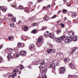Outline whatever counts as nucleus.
Returning a JSON list of instances; mask_svg holds the SVG:
<instances>
[{
	"instance_id": "nucleus-16",
	"label": "nucleus",
	"mask_w": 78,
	"mask_h": 78,
	"mask_svg": "<svg viewBox=\"0 0 78 78\" xmlns=\"http://www.w3.org/2000/svg\"><path fill=\"white\" fill-rule=\"evenodd\" d=\"M47 28V27H42L41 29V30L43 31L45 30H46Z\"/></svg>"
},
{
	"instance_id": "nucleus-3",
	"label": "nucleus",
	"mask_w": 78,
	"mask_h": 78,
	"mask_svg": "<svg viewBox=\"0 0 78 78\" xmlns=\"http://www.w3.org/2000/svg\"><path fill=\"white\" fill-rule=\"evenodd\" d=\"M66 72V68L64 67H62L60 68L59 71V73L62 74Z\"/></svg>"
},
{
	"instance_id": "nucleus-12",
	"label": "nucleus",
	"mask_w": 78,
	"mask_h": 78,
	"mask_svg": "<svg viewBox=\"0 0 78 78\" xmlns=\"http://www.w3.org/2000/svg\"><path fill=\"white\" fill-rule=\"evenodd\" d=\"M56 41H57V42H61L62 41V40H61V38L60 37H58L56 39Z\"/></svg>"
},
{
	"instance_id": "nucleus-26",
	"label": "nucleus",
	"mask_w": 78,
	"mask_h": 78,
	"mask_svg": "<svg viewBox=\"0 0 78 78\" xmlns=\"http://www.w3.org/2000/svg\"><path fill=\"white\" fill-rule=\"evenodd\" d=\"M75 50H76V49H73L72 51H71L70 54H71V55H72V54L73 53Z\"/></svg>"
},
{
	"instance_id": "nucleus-24",
	"label": "nucleus",
	"mask_w": 78,
	"mask_h": 78,
	"mask_svg": "<svg viewBox=\"0 0 78 78\" xmlns=\"http://www.w3.org/2000/svg\"><path fill=\"white\" fill-rule=\"evenodd\" d=\"M39 64V61H38V60L35 61L34 62V65H37V64Z\"/></svg>"
},
{
	"instance_id": "nucleus-14",
	"label": "nucleus",
	"mask_w": 78,
	"mask_h": 78,
	"mask_svg": "<svg viewBox=\"0 0 78 78\" xmlns=\"http://www.w3.org/2000/svg\"><path fill=\"white\" fill-rule=\"evenodd\" d=\"M8 59H12V55H11V54L10 53L8 55L7 57Z\"/></svg>"
},
{
	"instance_id": "nucleus-52",
	"label": "nucleus",
	"mask_w": 78,
	"mask_h": 78,
	"mask_svg": "<svg viewBox=\"0 0 78 78\" xmlns=\"http://www.w3.org/2000/svg\"><path fill=\"white\" fill-rule=\"evenodd\" d=\"M64 62H66V63H67V58H65V59L64 60Z\"/></svg>"
},
{
	"instance_id": "nucleus-39",
	"label": "nucleus",
	"mask_w": 78,
	"mask_h": 78,
	"mask_svg": "<svg viewBox=\"0 0 78 78\" xmlns=\"http://www.w3.org/2000/svg\"><path fill=\"white\" fill-rule=\"evenodd\" d=\"M61 26L62 28H64V23H62L61 24Z\"/></svg>"
},
{
	"instance_id": "nucleus-53",
	"label": "nucleus",
	"mask_w": 78,
	"mask_h": 78,
	"mask_svg": "<svg viewBox=\"0 0 78 78\" xmlns=\"http://www.w3.org/2000/svg\"><path fill=\"white\" fill-rule=\"evenodd\" d=\"M45 34H50L48 33V31H47L46 33H45Z\"/></svg>"
},
{
	"instance_id": "nucleus-56",
	"label": "nucleus",
	"mask_w": 78,
	"mask_h": 78,
	"mask_svg": "<svg viewBox=\"0 0 78 78\" xmlns=\"http://www.w3.org/2000/svg\"><path fill=\"white\" fill-rule=\"evenodd\" d=\"M3 48V46L0 45V49H1V48Z\"/></svg>"
},
{
	"instance_id": "nucleus-37",
	"label": "nucleus",
	"mask_w": 78,
	"mask_h": 78,
	"mask_svg": "<svg viewBox=\"0 0 78 78\" xmlns=\"http://www.w3.org/2000/svg\"><path fill=\"white\" fill-rule=\"evenodd\" d=\"M67 24L68 25H70L71 24V21H67Z\"/></svg>"
},
{
	"instance_id": "nucleus-45",
	"label": "nucleus",
	"mask_w": 78,
	"mask_h": 78,
	"mask_svg": "<svg viewBox=\"0 0 78 78\" xmlns=\"http://www.w3.org/2000/svg\"><path fill=\"white\" fill-rule=\"evenodd\" d=\"M20 66L21 69H23V68H24V66H23L22 65H21Z\"/></svg>"
},
{
	"instance_id": "nucleus-35",
	"label": "nucleus",
	"mask_w": 78,
	"mask_h": 78,
	"mask_svg": "<svg viewBox=\"0 0 78 78\" xmlns=\"http://www.w3.org/2000/svg\"><path fill=\"white\" fill-rule=\"evenodd\" d=\"M20 56V55L19 54H15L14 55V56H15V57H16V58H18V57H19V56Z\"/></svg>"
},
{
	"instance_id": "nucleus-8",
	"label": "nucleus",
	"mask_w": 78,
	"mask_h": 78,
	"mask_svg": "<svg viewBox=\"0 0 78 78\" xmlns=\"http://www.w3.org/2000/svg\"><path fill=\"white\" fill-rule=\"evenodd\" d=\"M46 52L48 54L51 53H53V49H49V50H46Z\"/></svg>"
},
{
	"instance_id": "nucleus-40",
	"label": "nucleus",
	"mask_w": 78,
	"mask_h": 78,
	"mask_svg": "<svg viewBox=\"0 0 78 78\" xmlns=\"http://www.w3.org/2000/svg\"><path fill=\"white\" fill-rule=\"evenodd\" d=\"M12 7H13V8H15V9H18V8L17 7L16 5H14L13 6H12Z\"/></svg>"
},
{
	"instance_id": "nucleus-9",
	"label": "nucleus",
	"mask_w": 78,
	"mask_h": 78,
	"mask_svg": "<svg viewBox=\"0 0 78 78\" xmlns=\"http://www.w3.org/2000/svg\"><path fill=\"white\" fill-rule=\"evenodd\" d=\"M44 34L45 35H48V37L50 38H53L54 37V35L52 34Z\"/></svg>"
},
{
	"instance_id": "nucleus-22",
	"label": "nucleus",
	"mask_w": 78,
	"mask_h": 78,
	"mask_svg": "<svg viewBox=\"0 0 78 78\" xmlns=\"http://www.w3.org/2000/svg\"><path fill=\"white\" fill-rule=\"evenodd\" d=\"M18 9H20L22 10L23 9V6L21 5H20L18 7Z\"/></svg>"
},
{
	"instance_id": "nucleus-58",
	"label": "nucleus",
	"mask_w": 78,
	"mask_h": 78,
	"mask_svg": "<svg viewBox=\"0 0 78 78\" xmlns=\"http://www.w3.org/2000/svg\"><path fill=\"white\" fill-rule=\"evenodd\" d=\"M57 55H61V54H60V52H57Z\"/></svg>"
},
{
	"instance_id": "nucleus-32",
	"label": "nucleus",
	"mask_w": 78,
	"mask_h": 78,
	"mask_svg": "<svg viewBox=\"0 0 78 78\" xmlns=\"http://www.w3.org/2000/svg\"><path fill=\"white\" fill-rule=\"evenodd\" d=\"M76 16V14H73L72 15V17L73 18H75Z\"/></svg>"
},
{
	"instance_id": "nucleus-63",
	"label": "nucleus",
	"mask_w": 78,
	"mask_h": 78,
	"mask_svg": "<svg viewBox=\"0 0 78 78\" xmlns=\"http://www.w3.org/2000/svg\"><path fill=\"white\" fill-rule=\"evenodd\" d=\"M21 39L22 40H23V37H21Z\"/></svg>"
},
{
	"instance_id": "nucleus-36",
	"label": "nucleus",
	"mask_w": 78,
	"mask_h": 78,
	"mask_svg": "<svg viewBox=\"0 0 78 78\" xmlns=\"http://www.w3.org/2000/svg\"><path fill=\"white\" fill-rule=\"evenodd\" d=\"M1 10L2 11H3V12H5L6 11V9H4L3 8H2Z\"/></svg>"
},
{
	"instance_id": "nucleus-28",
	"label": "nucleus",
	"mask_w": 78,
	"mask_h": 78,
	"mask_svg": "<svg viewBox=\"0 0 78 78\" xmlns=\"http://www.w3.org/2000/svg\"><path fill=\"white\" fill-rule=\"evenodd\" d=\"M3 62V58L0 56V63H2Z\"/></svg>"
},
{
	"instance_id": "nucleus-33",
	"label": "nucleus",
	"mask_w": 78,
	"mask_h": 78,
	"mask_svg": "<svg viewBox=\"0 0 78 78\" xmlns=\"http://www.w3.org/2000/svg\"><path fill=\"white\" fill-rule=\"evenodd\" d=\"M61 30H58L56 31L57 33L58 34L59 33H61Z\"/></svg>"
},
{
	"instance_id": "nucleus-42",
	"label": "nucleus",
	"mask_w": 78,
	"mask_h": 78,
	"mask_svg": "<svg viewBox=\"0 0 78 78\" xmlns=\"http://www.w3.org/2000/svg\"><path fill=\"white\" fill-rule=\"evenodd\" d=\"M8 50L9 51H12V48H9L8 49Z\"/></svg>"
},
{
	"instance_id": "nucleus-23",
	"label": "nucleus",
	"mask_w": 78,
	"mask_h": 78,
	"mask_svg": "<svg viewBox=\"0 0 78 78\" xmlns=\"http://www.w3.org/2000/svg\"><path fill=\"white\" fill-rule=\"evenodd\" d=\"M10 27H14V23H10Z\"/></svg>"
},
{
	"instance_id": "nucleus-25",
	"label": "nucleus",
	"mask_w": 78,
	"mask_h": 78,
	"mask_svg": "<svg viewBox=\"0 0 78 78\" xmlns=\"http://www.w3.org/2000/svg\"><path fill=\"white\" fill-rule=\"evenodd\" d=\"M24 11L26 12H28L29 11V9L28 8H26L24 10Z\"/></svg>"
},
{
	"instance_id": "nucleus-7",
	"label": "nucleus",
	"mask_w": 78,
	"mask_h": 78,
	"mask_svg": "<svg viewBox=\"0 0 78 78\" xmlns=\"http://www.w3.org/2000/svg\"><path fill=\"white\" fill-rule=\"evenodd\" d=\"M47 72V69L45 67H43L42 73H46Z\"/></svg>"
},
{
	"instance_id": "nucleus-29",
	"label": "nucleus",
	"mask_w": 78,
	"mask_h": 78,
	"mask_svg": "<svg viewBox=\"0 0 78 78\" xmlns=\"http://www.w3.org/2000/svg\"><path fill=\"white\" fill-rule=\"evenodd\" d=\"M22 43H19L17 44V47L19 48H20V46H21V44Z\"/></svg>"
},
{
	"instance_id": "nucleus-27",
	"label": "nucleus",
	"mask_w": 78,
	"mask_h": 78,
	"mask_svg": "<svg viewBox=\"0 0 78 78\" xmlns=\"http://www.w3.org/2000/svg\"><path fill=\"white\" fill-rule=\"evenodd\" d=\"M19 72V70L18 69H16V70H14L13 71V73H14V72H15V73H16Z\"/></svg>"
},
{
	"instance_id": "nucleus-34",
	"label": "nucleus",
	"mask_w": 78,
	"mask_h": 78,
	"mask_svg": "<svg viewBox=\"0 0 78 78\" xmlns=\"http://www.w3.org/2000/svg\"><path fill=\"white\" fill-rule=\"evenodd\" d=\"M56 15H55L52 17H51V19H55V18H56Z\"/></svg>"
},
{
	"instance_id": "nucleus-1",
	"label": "nucleus",
	"mask_w": 78,
	"mask_h": 78,
	"mask_svg": "<svg viewBox=\"0 0 78 78\" xmlns=\"http://www.w3.org/2000/svg\"><path fill=\"white\" fill-rule=\"evenodd\" d=\"M43 37H42V36H40L38 39L37 42L36 43V45L38 47H40L42 45V44L43 43Z\"/></svg>"
},
{
	"instance_id": "nucleus-41",
	"label": "nucleus",
	"mask_w": 78,
	"mask_h": 78,
	"mask_svg": "<svg viewBox=\"0 0 78 78\" xmlns=\"http://www.w3.org/2000/svg\"><path fill=\"white\" fill-rule=\"evenodd\" d=\"M32 25L33 27H35V26H36L37 25V24L36 23H35L33 24Z\"/></svg>"
},
{
	"instance_id": "nucleus-31",
	"label": "nucleus",
	"mask_w": 78,
	"mask_h": 78,
	"mask_svg": "<svg viewBox=\"0 0 78 78\" xmlns=\"http://www.w3.org/2000/svg\"><path fill=\"white\" fill-rule=\"evenodd\" d=\"M12 21L13 22H16V20L14 18H12Z\"/></svg>"
},
{
	"instance_id": "nucleus-47",
	"label": "nucleus",
	"mask_w": 78,
	"mask_h": 78,
	"mask_svg": "<svg viewBox=\"0 0 78 78\" xmlns=\"http://www.w3.org/2000/svg\"><path fill=\"white\" fill-rule=\"evenodd\" d=\"M42 78H47L46 75H43L42 76Z\"/></svg>"
},
{
	"instance_id": "nucleus-55",
	"label": "nucleus",
	"mask_w": 78,
	"mask_h": 78,
	"mask_svg": "<svg viewBox=\"0 0 78 78\" xmlns=\"http://www.w3.org/2000/svg\"><path fill=\"white\" fill-rule=\"evenodd\" d=\"M70 6H71V4H68V5H67V6H68L69 7Z\"/></svg>"
},
{
	"instance_id": "nucleus-43",
	"label": "nucleus",
	"mask_w": 78,
	"mask_h": 78,
	"mask_svg": "<svg viewBox=\"0 0 78 78\" xmlns=\"http://www.w3.org/2000/svg\"><path fill=\"white\" fill-rule=\"evenodd\" d=\"M3 76H4V77H7V76H8V74H4L3 75Z\"/></svg>"
},
{
	"instance_id": "nucleus-20",
	"label": "nucleus",
	"mask_w": 78,
	"mask_h": 78,
	"mask_svg": "<svg viewBox=\"0 0 78 78\" xmlns=\"http://www.w3.org/2000/svg\"><path fill=\"white\" fill-rule=\"evenodd\" d=\"M60 38L62 40H64V39H66V36L63 35L60 37Z\"/></svg>"
},
{
	"instance_id": "nucleus-49",
	"label": "nucleus",
	"mask_w": 78,
	"mask_h": 78,
	"mask_svg": "<svg viewBox=\"0 0 78 78\" xmlns=\"http://www.w3.org/2000/svg\"><path fill=\"white\" fill-rule=\"evenodd\" d=\"M61 10H60L58 11V14H60V13H61Z\"/></svg>"
},
{
	"instance_id": "nucleus-62",
	"label": "nucleus",
	"mask_w": 78,
	"mask_h": 78,
	"mask_svg": "<svg viewBox=\"0 0 78 78\" xmlns=\"http://www.w3.org/2000/svg\"><path fill=\"white\" fill-rule=\"evenodd\" d=\"M29 2V3H31V4H33V2H31L30 1Z\"/></svg>"
},
{
	"instance_id": "nucleus-51",
	"label": "nucleus",
	"mask_w": 78,
	"mask_h": 78,
	"mask_svg": "<svg viewBox=\"0 0 78 78\" xmlns=\"http://www.w3.org/2000/svg\"><path fill=\"white\" fill-rule=\"evenodd\" d=\"M43 9H47V7L45 6H44L43 7Z\"/></svg>"
},
{
	"instance_id": "nucleus-15",
	"label": "nucleus",
	"mask_w": 78,
	"mask_h": 78,
	"mask_svg": "<svg viewBox=\"0 0 78 78\" xmlns=\"http://www.w3.org/2000/svg\"><path fill=\"white\" fill-rule=\"evenodd\" d=\"M44 20V21H47V20H49V17H48V16H46V17H45Z\"/></svg>"
},
{
	"instance_id": "nucleus-64",
	"label": "nucleus",
	"mask_w": 78,
	"mask_h": 78,
	"mask_svg": "<svg viewBox=\"0 0 78 78\" xmlns=\"http://www.w3.org/2000/svg\"><path fill=\"white\" fill-rule=\"evenodd\" d=\"M8 2H10V1H11V0H8Z\"/></svg>"
},
{
	"instance_id": "nucleus-48",
	"label": "nucleus",
	"mask_w": 78,
	"mask_h": 78,
	"mask_svg": "<svg viewBox=\"0 0 78 78\" xmlns=\"http://www.w3.org/2000/svg\"><path fill=\"white\" fill-rule=\"evenodd\" d=\"M69 78H72V76L71 75H69L68 76Z\"/></svg>"
},
{
	"instance_id": "nucleus-5",
	"label": "nucleus",
	"mask_w": 78,
	"mask_h": 78,
	"mask_svg": "<svg viewBox=\"0 0 78 78\" xmlns=\"http://www.w3.org/2000/svg\"><path fill=\"white\" fill-rule=\"evenodd\" d=\"M29 48L30 50L33 51L34 50V45L33 44H31L30 45Z\"/></svg>"
},
{
	"instance_id": "nucleus-61",
	"label": "nucleus",
	"mask_w": 78,
	"mask_h": 78,
	"mask_svg": "<svg viewBox=\"0 0 78 78\" xmlns=\"http://www.w3.org/2000/svg\"><path fill=\"white\" fill-rule=\"evenodd\" d=\"M57 23H60V21H58L57 22Z\"/></svg>"
},
{
	"instance_id": "nucleus-44",
	"label": "nucleus",
	"mask_w": 78,
	"mask_h": 78,
	"mask_svg": "<svg viewBox=\"0 0 78 78\" xmlns=\"http://www.w3.org/2000/svg\"><path fill=\"white\" fill-rule=\"evenodd\" d=\"M63 12H67V10L66 9H65L63 10Z\"/></svg>"
},
{
	"instance_id": "nucleus-17",
	"label": "nucleus",
	"mask_w": 78,
	"mask_h": 78,
	"mask_svg": "<svg viewBox=\"0 0 78 78\" xmlns=\"http://www.w3.org/2000/svg\"><path fill=\"white\" fill-rule=\"evenodd\" d=\"M8 39L9 40V41H12V40L11 39H14V38L13 37H12V36H10L9 37Z\"/></svg>"
},
{
	"instance_id": "nucleus-13",
	"label": "nucleus",
	"mask_w": 78,
	"mask_h": 78,
	"mask_svg": "<svg viewBox=\"0 0 78 78\" xmlns=\"http://www.w3.org/2000/svg\"><path fill=\"white\" fill-rule=\"evenodd\" d=\"M26 52L25 51H21V55H23V56H26V55H27V54H26Z\"/></svg>"
},
{
	"instance_id": "nucleus-30",
	"label": "nucleus",
	"mask_w": 78,
	"mask_h": 78,
	"mask_svg": "<svg viewBox=\"0 0 78 78\" xmlns=\"http://www.w3.org/2000/svg\"><path fill=\"white\" fill-rule=\"evenodd\" d=\"M25 47V44H24L21 43L20 47L21 48H22L23 47Z\"/></svg>"
},
{
	"instance_id": "nucleus-38",
	"label": "nucleus",
	"mask_w": 78,
	"mask_h": 78,
	"mask_svg": "<svg viewBox=\"0 0 78 78\" xmlns=\"http://www.w3.org/2000/svg\"><path fill=\"white\" fill-rule=\"evenodd\" d=\"M45 62L44 61L42 63H41L40 64V65L41 66H42V65H44V64H45Z\"/></svg>"
},
{
	"instance_id": "nucleus-4",
	"label": "nucleus",
	"mask_w": 78,
	"mask_h": 78,
	"mask_svg": "<svg viewBox=\"0 0 78 78\" xmlns=\"http://www.w3.org/2000/svg\"><path fill=\"white\" fill-rule=\"evenodd\" d=\"M72 41V38L71 37H68L66 38L65 41L66 43H69Z\"/></svg>"
},
{
	"instance_id": "nucleus-46",
	"label": "nucleus",
	"mask_w": 78,
	"mask_h": 78,
	"mask_svg": "<svg viewBox=\"0 0 78 78\" xmlns=\"http://www.w3.org/2000/svg\"><path fill=\"white\" fill-rule=\"evenodd\" d=\"M9 78H14L12 75H10L9 76Z\"/></svg>"
},
{
	"instance_id": "nucleus-57",
	"label": "nucleus",
	"mask_w": 78,
	"mask_h": 78,
	"mask_svg": "<svg viewBox=\"0 0 78 78\" xmlns=\"http://www.w3.org/2000/svg\"><path fill=\"white\" fill-rule=\"evenodd\" d=\"M67 19V17H65V18H64V20H66Z\"/></svg>"
},
{
	"instance_id": "nucleus-19",
	"label": "nucleus",
	"mask_w": 78,
	"mask_h": 78,
	"mask_svg": "<svg viewBox=\"0 0 78 78\" xmlns=\"http://www.w3.org/2000/svg\"><path fill=\"white\" fill-rule=\"evenodd\" d=\"M32 32L33 34H36L37 33V30L36 29L34 30H32Z\"/></svg>"
},
{
	"instance_id": "nucleus-59",
	"label": "nucleus",
	"mask_w": 78,
	"mask_h": 78,
	"mask_svg": "<svg viewBox=\"0 0 78 78\" xmlns=\"http://www.w3.org/2000/svg\"><path fill=\"white\" fill-rule=\"evenodd\" d=\"M51 6V5H48V8H50V6Z\"/></svg>"
},
{
	"instance_id": "nucleus-60",
	"label": "nucleus",
	"mask_w": 78,
	"mask_h": 78,
	"mask_svg": "<svg viewBox=\"0 0 78 78\" xmlns=\"http://www.w3.org/2000/svg\"><path fill=\"white\" fill-rule=\"evenodd\" d=\"M38 2L39 3V2H41V0H38Z\"/></svg>"
},
{
	"instance_id": "nucleus-2",
	"label": "nucleus",
	"mask_w": 78,
	"mask_h": 78,
	"mask_svg": "<svg viewBox=\"0 0 78 78\" xmlns=\"http://www.w3.org/2000/svg\"><path fill=\"white\" fill-rule=\"evenodd\" d=\"M48 65L49 66V68L52 69V72L54 73L55 70V64L53 63H51L50 64H48Z\"/></svg>"
},
{
	"instance_id": "nucleus-6",
	"label": "nucleus",
	"mask_w": 78,
	"mask_h": 78,
	"mask_svg": "<svg viewBox=\"0 0 78 78\" xmlns=\"http://www.w3.org/2000/svg\"><path fill=\"white\" fill-rule=\"evenodd\" d=\"M69 66L70 68L72 69H76L75 68V66H74L73 64L72 63H71L69 64Z\"/></svg>"
},
{
	"instance_id": "nucleus-18",
	"label": "nucleus",
	"mask_w": 78,
	"mask_h": 78,
	"mask_svg": "<svg viewBox=\"0 0 78 78\" xmlns=\"http://www.w3.org/2000/svg\"><path fill=\"white\" fill-rule=\"evenodd\" d=\"M28 30V27L27 26H25L24 27V31H27Z\"/></svg>"
},
{
	"instance_id": "nucleus-50",
	"label": "nucleus",
	"mask_w": 78,
	"mask_h": 78,
	"mask_svg": "<svg viewBox=\"0 0 78 78\" xmlns=\"http://www.w3.org/2000/svg\"><path fill=\"white\" fill-rule=\"evenodd\" d=\"M22 23V21L20 20L17 23V24H19V23Z\"/></svg>"
},
{
	"instance_id": "nucleus-21",
	"label": "nucleus",
	"mask_w": 78,
	"mask_h": 78,
	"mask_svg": "<svg viewBox=\"0 0 78 78\" xmlns=\"http://www.w3.org/2000/svg\"><path fill=\"white\" fill-rule=\"evenodd\" d=\"M13 74L12 75V76H13V77L14 78L15 76H16V75H17V73H16L14 72L12 73Z\"/></svg>"
},
{
	"instance_id": "nucleus-54",
	"label": "nucleus",
	"mask_w": 78,
	"mask_h": 78,
	"mask_svg": "<svg viewBox=\"0 0 78 78\" xmlns=\"http://www.w3.org/2000/svg\"><path fill=\"white\" fill-rule=\"evenodd\" d=\"M28 68H29V69H31L32 68V67H31V66H28Z\"/></svg>"
},
{
	"instance_id": "nucleus-10",
	"label": "nucleus",
	"mask_w": 78,
	"mask_h": 78,
	"mask_svg": "<svg viewBox=\"0 0 78 78\" xmlns=\"http://www.w3.org/2000/svg\"><path fill=\"white\" fill-rule=\"evenodd\" d=\"M72 41H77V37L75 36H74L72 37Z\"/></svg>"
},
{
	"instance_id": "nucleus-11",
	"label": "nucleus",
	"mask_w": 78,
	"mask_h": 78,
	"mask_svg": "<svg viewBox=\"0 0 78 78\" xmlns=\"http://www.w3.org/2000/svg\"><path fill=\"white\" fill-rule=\"evenodd\" d=\"M74 34H75V32H74V31H72L69 33V35L70 36H72L73 35H74Z\"/></svg>"
}]
</instances>
